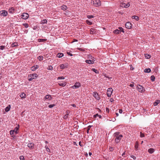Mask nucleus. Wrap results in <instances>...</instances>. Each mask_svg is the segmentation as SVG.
I'll use <instances>...</instances> for the list:
<instances>
[{
  "mask_svg": "<svg viewBox=\"0 0 160 160\" xmlns=\"http://www.w3.org/2000/svg\"><path fill=\"white\" fill-rule=\"evenodd\" d=\"M118 29H119V30L120 31V32H124V29L120 27L118 28Z\"/></svg>",
  "mask_w": 160,
  "mask_h": 160,
  "instance_id": "40",
  "label": "nucleus"
},
{
  "mask_svg": "<svg viewBox=\"0 0 160 160\" xmlns=\"http://www.w3.org/2000/svg\"><path fill=\"white\" fill-rule=\"evenodd\" d=\"M68 65L67 63L62 64L60 65V68L61 69H64L68 68Z\"/></svg>",
  "mask_w": 160,
  "mask_h": 160,
  "instance_id": "12",
  "label": "nucleus"
},
{
  "mask_svg": "<svg viewBox=\"0 0 160 160\" xmlns=\"http://www.w3.org/2000/svg\"><path fill=\"white\" fill-rule=\"evenodd\" d=\"M96 30V29L94 28H91L90 30V34H93L95 33Z\"/></svg>",
  "mask_w": 160,
  "mask_h": 160,
  "instance_id": "13",
  "label": "nucleus"
},
{
  "mask_svg": "<svg viewBox=\"0 0 160 160\" xmlns=\"http://www.w3.org/2000/svg\"><path fill=\"white\" fill-rule=\"evenodd\" d=\"M55 106V105L54 104H50L49 105L48 107L50 108H52L53 107Z\"/></svg>",
  "mask_w": 160,
  "mask_h": 160,
  "instance_id": "46",
  "label": "nucleus"
},
{
  "mask_svg": "<svg viewBox=\"0 0 160 160\" xmlns=\"http://www.w3.org/2000/svg\"><path fill=\"white\" fill-rule=\"evenodd\" d=\"M7 15L8 12L6 10H3L0 12V15L1 16L5 17Z\"/></svg>",
  "mask_w": 160,
  "mask_h": 160,
  "instance_id": "7",
  "label": "nucleus"
},
{
  "mask_svg": "<svg viewBox=\"0 0 160 160\" xmlns=\"http://www.w3.org/2000/svg\"><path fill=\"white\" fill-rule=\"evenodd\" d=\"M92 126L89 125L88 127V129L90 130Z\"/></svg>",
  "mask_w": 160,
  "mask_h": 160,
  "instance_id": "57",
  "label": "nucleus"
},
{
  "mask_svg": "<svg viewBox=\"0 0 160 160\" xmlns=\"http://www.w3.org/2000/svg\"><path fill=\"white\" fill-rule=\"evenodd\" d=\"M47 20L46 19H44L42 20L41 21V23L42 24H44L45 23H47Z\"/></svg>",
  "mask_w": 160,
  "mask_h": 160,
  "instance_id": "27",
  "label": "nucleus"
},
{
  "mask_svg": "<svg viewBox=\"0 0 160 160\" xmlns=\"http://www.w3.org/2000/svg\"><path fill=\"white\" fill-rule=\"evenodd\" d=\"M19 158L20 160H25L24 157L23 155H21L19 157Z\"/></svg>",
  "mask_w": 160,
  "mask_h": 160,
  "instance_id": "44",
  "label": "nucleus"
},
{
  "mask_svg": "<svg viewBox=\"0 0 160 160\" xmlns=\"http://www.w3.org/2000/svg\"><path fill=\"white\" fill-rule=\"evenodd\" d=\"M18 46V42H15L11 44V47H17Z\"/></svg>",
  "mask_w": 160,
  "mask_h": 160,
  "instance_id": "21",
  "label": "nucleus"
},
{
  "mask_svg": "<svg viewBox=\"0 0 160 160\" xmlns=\"http://www.w3.org/2000/svg\"><path fill=\"white\" fill-rule=\"evenodd\" d=\"M19 128V125L18 124V126L14 129L13 130L16 134H17L18 133V130Z\"/></svg>",
  "mask_w": 160,
  "mask_h": 160,
  "instance_id": "18",
  "label": "nucleus"
},
{
  "mask_svg": "<svg viewBox=\"0 0 160 160\" xmlns=\"http://www.w3.org/2000/svg\"><path fill=\"white\" fill-rule=\"evenodd\" d=\"M79 144L81 147H82L83 146V144H81V141H80L79 142Z\"/></svg>",
  "mask_w": 160,
  "mask_h": 160,
  "instance_id": "59",
  "label": "nucleus"
},
{
  "mask_svg": "<svg viewBox=\"0 0 160 160\" xmlns=\"http://www.w3.org/2000/svg\"><path fill=\"white\" fill-rule=\"evenodd\" d=\"M70 113V111L69 110H67L66 111V114H68L69 115V113Z\"/></svg>",
  "mask_w": 160,
  "mask_h": 160,
  "instance_id": "55",
  "label": "nucleus"
},
{
  "mask_svg": "<svg viewBox=\"0 0 160 160\" xmlns=\"http://www.w3.org/2000/svg\"><path fill=\"white\" fill-rule=\"evenodd\" d=\"M119 112L120 113H122V110L121 109H120L119 110Z\"/></svg>",
  "mask_w": 160,
  "mask_h": 160,
  "instance_id": "56",
  "label": "nucleus"
},
{
  "mask_svg": "<svg viewBox=\"0 0 160 160\" xmlns=\"http://www.w3.org/2000/svg\"><path fill=\"white\" fill-rule=\"evenodd\" d=\"M130 157L131 158H132L134 160H136V157L133 155H131Z\"/></svg>",
  "mask_w": 160,
  "mask_h": 160,
  "instance_id": "43",
  "label": "nucleus"
},
{
  "mask_svg": "<svg viewBox=\"0 0 160 160\" xmlns=\"http://www.w3.org/2000/svg\"><path fill=\"white\" fill-rule=\"evenodd\" d=\"M120 134V132H115L113 134V137H115V142L117 143H118L123 137L122 135Z\"/></svg>",
  "mask_w": 160,
  "mask_h": 160,
  "instance_id": "1",
  "label": "nucleus"
},
{
  "mask_svg": "<svg viewBox=\"0 0 160 160\" xmlns=\"http://www.w3.org/2000/svg\"><path fill=\"white\" fill-rule=\"evenodd\" d=\"M48 70H52L53 69V67L51 66H49L47 68Z\"/></svg>",
  "mask_w": 160,
  "mask_h": 160,
  "instance_id": "42",
  "label": "nucleus"
},
{
  "mask_svg": "<svg viewBox=\"0 0 160 160\" xmlns=\"http://www.w3.org/2000/svg\"><path fill=\"white\" fill-rule=\"evenodd\" d=\"M67 54L70 56H72V53H71L70 52H67Z\"/></svg>",
  "mask_w": 160,
  "mask_h": 160,
  "instance_id": "61",
  "label": "nucleus"
},
{
  "mask_svg": "<svg viewBox=\"0 0 160 160\" xmlns=\"http://www.w3.org/2000/svg\"><path fill=\"white\" fill-rule=\"evenodd\" d=\"M78 49L80 51L84 52L85 51V49L84 48H78Z\"/></svg>",
  "mask_w": 160,
  "mask_h": 160,
  "instance_id": "39",
  "label": "nucleus"
},
{
  "mask_svg": "<svg viewBox=\"0 0 160 160\" xmlns=\"http://www.w3.org/2000/svg\"><path fill=\"white\" fill-rule=\"evenodd\" d=\"M52 98L51 96L50 95H46L45 97L43 98V100L44 101L46 100H49L50 101L52 99Z\"/></svg>",
  "mask_w": 160,
  "mask_h": 160,
  "instance_id": "4",
  "label": "nucleus"
},
{
  "mask_svg": "<svg viewBox=\"0 0 160 160\" xmlns=\"http://www.w3.org/2000/svg\"><path fill=\"white\" fill-rule=\"evenodd\" d=\"M138 91L139 92H143L145 90L144 89L143 87L140 85H138L137 87Z\"/></svg>",
  "mask_w": 160,
  "mask_h": 160,
  "instance_id": "5",
  "label": "nucleus"
},
{
  "mask_svg": "<svg viewBox=\"0 0 160 160\" xmlns=\"http://www.w3.org/2000/svg\"><path fill=\"white\" fill-rule=\"evenodd\" d=\"M87 18L89 19H90L92 18H93L94 16L93 15H88L87 16Z\"/></svg>",
  "mask_w": 160,
  "mask_h": 160,
  "instance_id": "45",
  "label": "nucleus"
},
{
  "mask_svg": "<svg viewBox=\"0 0 160 160\" xmlns=\"http://www.w3.org/2000/svg\"><path fill=\"white\" fill-rule=\"evenodd\" d=\"M63 54L62 53H58L57 54V57L59 58H60L63 56Z\"/></svg>",
  "mask_w": 160,
  "mask_h": 160,
  "instance_id": "24",
  "label": "nucleus"
},
{
  "mask_svg": "<svg viewBox=\"0 0 160 160\" xmlns=\"http://www.w3.org/2000/svg\"><path fill=\"white\" fill-rule=\"evenodd\" d=\"M132 19H135L136 21H138L139 20V18L138 17L135 15L132 16Z\"/></svg>",
  "mask_w": 160,
  "mask_h": 160,
  "instance_id": "26",
  "label": "nucleus"
},
{
  "mask_svg": "<svg viewBox=\"0 0 160 160\" xmlns=\"http://www.w3.org/2000/svg\"><path fill=\"white\" fill-rule=\"evenodd\" d=\"M14 132L13 130H12L10 131V134L11 135H13L14 134Z\"/></svg>",
  "mask_w": 160,
  "mask_h": 160,
  "instance_id": "51",
  "label": "nucleus"
},
{
  "mask_svg": "<svg viewBox=\"0 0 160 160\" xmlns=\"http://www.w3.org/2000/svg\"><path fill=\"white\" fill-rule=\"evenodd\" d=\"M43 56H39L38 57V59L39 60V61H41V60H43Z\"/></svg>",
  "mask_w": 160,
  "mask_h": 160,
  "instance_id": "38",
  "label": "nucleus"
},
{
  "mask_svg": "<svg viewBox=\"0 0 160 160\" xmlns=\"http://www.w3.org/2000/svg\"><path fill=\"white\" fill-rule=\"evenodd\" d=\"M138 142L137 141L135 142V145L134 146L135 150L138 151Z\"/></svg>",
  "mask_w": 160,
  "mask_h": 160,
  "instance_id": "17",
  "label": "nucleus"
},
{
  "mask_svg": "<svg viewBox=\"0 0 160 160\" xmlns=\"http://www.w3.org/2000/svg\"><path fill=\"white\" fill-rule=\"evenodd\" d=\"M15 8L13 7H11L9 9V12L10 13H13L14 12Z\"/></svg>",
  "mask_w": 160,
  "mask_h": 160,
  "instance_id": "19",
  "label": "nucleus"
},
{
  "mask_svg": "<svg viewBox=\"0 0 160 160\" xmlns=\"http://www.w3.org/2000/svg\"><path fill=\"white\" fill-rule=\"evenodd\" d=\"M93 96L98 100H99L100 98L98 95V94L96 92H94L93 94Z\"/></svg>",
  "mask_w": 160,
  "mask_h": 160,
  "instance_id": "9",
  "label": "nucleus"
},
{
  "mask_svg": "<svg viewBox=\"0 0 160 160\" xmlns=\"http://www.w3.org/2000/svg\"><path fill=\"white\" fill-rule=\"evenodd\" d=\"M154 151V149L153 148H149L148 150V152L150 154L152 153Z\"/></svg>",
  "mask_w": 160,
  "mask_h": 160,
  "instance_id": "20",
  "label": "nucleus"
},
{
  "mask_svg": "<svg viewBox=\"0 0 160 160\" xmlns=\"http://www.w3.org/2000/svg\"><path fill=\"white\" fill-rule=\"evenodd\" d=\"M151 70L150 68H146L144 70V72L146 73L150 72Z\"/></svg>",
  "mask_w": 160,
  "mask_h": 160,
  "instance_id": "29",
  "label": "nucleus"
},
{
  "mask_svg": "<svg viewBox=\"0 0 160 160\" xmlns=\"http://www.w3.org/2000/svg\"><path fill=\"white\" fill-rule=\"evenodd\" d=\"M114 101V100L113 98H110V102H112Z\"/></svg>",
  "mask_w": 160,
  "mask_h": 160,
  "instance_id": "54",
  "label": "nucleus"
},
{
  "mask_svg": "<svg viewBox=\"0 0 160 160\" xmlns=\"http://www.w3.org/2000/svg\"><path fill=\"white\" fill-rule=\"evenodd\" d=\"M64 78H65L63 77H58L57 78V79L58 80L64 79Z\"/></svg>",
  "mask_w": 160,
  "mask_h": 160,
  "instance_id": "49",
  "label": "nucleus"
},
{
  "mask_svg": "<svg viewBox=\"0 0 160 160\" xmlns=\"http://www.w3.org/2000/svg\"><path fill=\"white\" fill-rule=\"evenodd\" d=\"M126 28L128 29H131L132 27V24L130 22H127L125 24Z\"/></svg>",
  "mask_w": 160,
  "mask_h": 160,
  "instance_id": "10",
  "label": "nucleus"
},
{
  "mask_svg": "<svg viewBox=\"0 0 160 160\" xmlns=\"http://www.w3.org/2000/svg\"><path fill=\"white\" fill-rule=\"evenodd\" d=\"M140 137L141 138H143L144 137V133H142V132H140Z\"/></svg>",
  "mask_w": 160,
  "mask_h": 160,
  "instance_id": "47",
  "label": "nucleus"
},
{
  "mask_svg": "<svg viewBox=\"0 0 160 160\" xmlns=\"http://www.w3.org/2000/svg\"><path fill=\"white\" fill-rule=\"evenodd\" d=\"M45 148H46L47 151L48 152H50V149L48 148V146H47V145H46L45 146Z\"/></svg>",
  "mask_w": 160,
  "mask_h": 160,
  "instance_id": "37",
  "label": "nucleus"
},
{
  "mask_svg": "<svg viewBox=\"0 0 160 160\" xmlns=\"http://www.w3.org/2000/svg\"><path fill=\"white\" fill-rule=\"evenodd\" d=\"M68 8L67 6L65 5H63L62 6V9L63 10H65L66 9H67Z\"/></svg>",
  "mask_w": 160,
  "mask_h": 160,
  "instance_id": "30",
  "label": "nucleus"
},
{
  "mask_svg": "<svg viewBox=\"0 0 160 160\" xmlns=\"http://www.w3.org/2000/svg\"><path fill=\"white\" fill-rule=\"evenodd\" d=\"M59 85L60 86L64 87L66 85V82L62 83H58Z\"/></svg>",
  "mask_w": 160,
  "mask_h": 160,
  "instance_id": "34",
  "label": "nucleus"
},
{
  "mask_svg": "<svg viewBox=\"0 0 160 160\" xmlns=\"http://www.w3.org/2000/svg\"><path fill=\"white\" fill-rule=\"evenodd\" d=\"M78 40L74 39H73V41L72 42H78Z\"/></svg>",
  "mask_w": 160,
  "mask_h": 160,
  "instance_id": "60",
  "label": "nucleus"
},
{
  "mask_svg": "<svg viewBox=\"0 0 160 160\" xmlns=\"http://www.w3.org/2000/svg\"><path fill=\"white\" fill-rule=\"evenodd\" d=\"M104 76H105V77L108 78L109 79H110L111 78L109 77L108 76H107L106 75H105Z\"/></svg>",
  "mask_w": 160,
  "mask_h": 160,
  "instance_id": "62",
  "label": "nucleus"
},
{
  "mask_svg": "<svg viewBox=\"0 0 160 160\" xmlns=\"http://www.w3.org/2000/svg\"><path fill=\"white\" fill-rule=\"evenodd\" d=\"M109 149L110 151H112L113 150V148L112 147H111Z\"/></svg>",
  "mask_w": 160,
  "mask_h": 160,
  "instance_id": "63",
  "label": "nucleus"
},
{
  "mask_svg": "<svg viewBox=\"0 0 160 160\" xmlns=\"http://www.w3.org/2000/svg\"><path fill=\"white\" fill-rule=\"evenodd\" d=\"M81 84L79 82H76L75 84L73 86H72V88L73 89H75L76 88H78L79 87L81 86Z\"/></svg>",
  "mask_w": 160,
  "mask_h": 160,
  "instance_id": "8",
  "label": "nucleus"
},
{
  "mask_svg": "<svg viewBox=\"0 0 160 160\" xmlns=\"http://www.w3.org/2000/svg\"><path fill=\"white\" fill-rule=\"evenodd\" d=\"M113 90L112 88H109L107 91V94L108 96L109 97H110L112 94Z\"/></svg>",
  "mask_w": 160,
  "mask_h": 160,
  "instance_id": "3",
  "label": "nucleus"
},
{
  "mask_svg": "<svg viewBox=\"0 0 160 160\" xmlns=\"http://www.w3.org/2000/svg\"><path fill=\"white\" fill-rule=\"evenodd\" d=\"M4 48H5V46H0V49L1 50H3Z\"/></svg>",
  "mask_w": 160,
  "mask_h": 160,
  "instance_id": "50",
  "label": "nucleus"
},
{
  "mask_svg": "<svg viewBox=\"0 0 160 160\" xmlns=\"http://www.w3.org/2000/svg\"><path fill=\"white\" fill-rule=\"evenodd\" d=\"M29 14L27 13H23L21 15V18L24 19H28L29 17Z\"/></svg>",
  "mask_w": 160,
  "mask_h": 160,
  "instance_id": "6",
  "label": "nucleus"
},
{
  "mask_svg": "<svg viewBox=\"0 0 160 160\" xmlns=\"http://www.w3.org/2000/svg\"><path fill=\"white\" fill-rule=\"evenodd\" d=\"M34 143L32 142H30L28 144L27 146L30 149H33L34 148Z\"/></svg>",
  "mask_w": 160,
  "mask_h": 160,
  "instance_id": "11",
  "label": "nucleus"
},
{
  "mask_svg": "<svg viewBox=\"0 0 160 160\" xmlns=\"http://www.w3.org/2000/svg\"><path fill=\"white\" fill-rule=\"evenodd\" d=\"M91 70L96 73H98L99 72L98 71L94 68H92Z\"/></svg>",
  "mask_w": 160,
  "mask_h": 160,
  "instance_id": "35",
  "label": "nucleus"
},
{
  "mask_svg": "<svg viewBox=\"0 0 160 160\" xmlns=\"http://www.w3.org/2000/svg\"><path fill=\"white\" fill-rule=\"evenodd\" d=\"M39 67L38 65L34 66L31 68V70L32 71H34L36 70L37 68H38Z\"/></svg>",
  "mask_w": 160,
  "mask_h": 160,
  "instance_id": "15",
  "label": "nucleus"
},
{
  "mask_svg": "<svg viewBox=\"0 0 160 160\" xmlns=\"http://www.w3.org/2000/svg\"><path fill=\"white\" fill-rule=\"evenodd\" d=\"M68 114H66L64 116V118L65 119H66L68 118Z\"/></svg>",
  "mask_w": 160,
  "mask_h": 160,
  "instance_id": "48",
  "label": "nucleus"
},
{
  "mask_svg": "<svg viewBox=\"0 0 160 160\" xmlns=\"http://www.w3.org/2000/svg\"><path fill=\"white\" fill-rule=\"evenodd\" d=\"M91 3L95 7H98L101 5V2L100 0H93L92 1Z\"/></svg>",
  "mask_w": 160,
  "mask_h": 160,
  "instance_id": "2",
  "label": "nucleus"
},
{
  "mask_svg": "<svg viewBox=\"0 0 160 160\" xmlns=\"http://www.w3.org/2000/svg\"><path fill=\"white\" fill-rule=\"evenodd\" d=\"M98 116H99V115L98 113H97L95 115H94L93 116V118H95L97 117H98Z\"/></svg>",
  "mask_w": 160,
  "mask_h": 160,
  "instance_id": "52",
  "label": "nucleus"
},
{
  "mask_svg": "<svg viewBox=\"0 0 160 160\" xmlns=\"http://www.w3.org/2000/svg\"><path fill=\"white\" fill-rule=\"evenodd\" d=\"M129 86L131 87H133L134 86V85L133 84H130L129 85Z\"/></svg>",
  "mask_w": 160,
  "mask_h": 160,
  "instance_id": "64",
  "label": "nucleus"
},
{
  "mask_svg": "<svg viewBox=\"0 0 160 160\" xmlns=\"http://www.w3.org/2000/svg\"><path fill=\"white\" fill-rule=\"evenodd\" d=\"M113 33L116 34H118L120 33V31L118 29H116L113 31Z\"/></svg>",
  "mask_w": 160,
  "mask_h": 160,
  "instance_id": "25",
  "label": "nucleus"
},
{
  "mask_svg": "<svg viewBox=\"0 0 160 160\" xmlns=\"http://www.w3.org/2000/svg\"><path fill=\"white\" fill-rule=\"evenodd\" d=\"M30 78L28 79V80L29 81H32L33 79H35L34 78H32V77H30Z\"/></svg>",
  "mask_w": 160,
  "mask_h": 160,
  "instance_id": "53",
  "label": "nucleus"
},
{
  "mask_svg": "<svg viewBox=\"0 0 160 160\" xmlns=\"http://www.w3.org/2000/svg\"><path fill=\"white\" fill-rule=\"evenodd\" d=\"M10 105L7 106L5 108V111L6 112H8V111H9L10 110Z\"/></svg>",
  "mask_w": 160,
  "mask_h": 160,
  "instance_id": "33",
  "label": "nucleus"
},
{
  "mask_svg": "<svg viewBox=\"0 0 160 160\" xmlns=\"http://www.w3.org/2000/svg\"><path fill=\"white\" fill-rule=\"evenodd\" d=\"M150 78H151V80L152 81L154 82V81H155V76L154 75L151 76V77H150Z\"/></svg>",
  "mask_w": 160,
  "mask_h": 160,
  "instance_id": "32",
  "label": "nucleus"
},
{
  "mask_svg": "<svg viewBox=\"0 0 160 160\" xmlns=\"http://www.w3.org/2000/svg\"><path fill=\"white\" fill-rule=\"evenodd\" d=\"M95 61V60L93 59L92 60H86L85 62L88 64H93L94 63V62Z\"/></svg>",
  "mask_w": 160,
  "mask_h": 160,
  "instance_id": "14",
  "label": "nucleus"
},
{
  "mask_svg": "<svg viewBox=\"0 0 160 160\" xmlns=\"http://www.w3.org/2000/svg\"><path fill=\"white\" fill-rule=\"evenodd\" d=\"M22 25L25 27L26 28H28V23H24L22 24Z\"/></svg>",
  "mask_w": 160,
  "mask_h": 160,
  "instance_id": "41",
  "label": "nucleus"
},
{
  "mask_svg": "<svg viewBox=\"0 0 160 160\" xmlns=\"http://www.w3.org/2000/svg\"><path fill=\"white\" fill-rule=\"evenodd\" d=\"M145 57L147 59H149L151 57V56L150 55H149L148 54H145Z\"/></svg>",
  "mask_w": 160,
  "mask_h": 160,
  "instance_id": "31",
  "label": "nucleus"
},
{
  "mask_svg": "<svg viewBox=\"0 0 160 160\" xmlns=\"http://www.w3.org/2000/svg\"><path fill=\"white\" fill-rule=\"evenodd\" d=\"M46 41H47V39H38V41L39 42H44Z\"/></svg>",
  "mask_w": 160,
  "mask_h": 160,
  "instance_id": "28",
  "label": "nucleus"
},
{
  "mask_svg": "<svg viewBox=\"0 0 160 160\" xmlns=\"http://www.w3.org/2000/svg\"><path fill=\"white\" fill-rule=\"evenodd\" d=\"M106 111L108 113L109 112V109L108 108H106Z\"/></svg>",
  "mask_w": 160,
  "mask_h": 160,
  "instance_id": "58",
  "label": "nucleus"
},
{
  "mask_svg": "<svg viewBox=\"0 0 160 160\" xmlns=\"http://www.w3.org/2000/svg\"><path fill=\"white\" fill-rule=\"evenodd\" d=\"M26 95L24 93H22L20 95V97L21 98H25L26 97Z\"/></svg>",
  "mask_w": 160,
  "mask_h": 160,
  "instance_id": "23",
  "label": "nucleus"
},
{
  "mask_svg": "<svg viewBox=\"0 0 160 160\" xmlns=\"http://www.w3.org/2000/svg\"><path fill=\"white\" fill-rule=\"evenodd\" d=\"M86 22L88 25H92V22H90V21H89L88 20H87L86 21Z\"/></svg>",
  "mask_w": 160,
  "mask_h": 160,
  "instance_id": "36",
  "label": "nucleus"
},
{
  "mask_svg": "<svg viewBox=\"0 0 160 160\" xmlns=\"http://www.w3.org/2000/svg\"><path fill=\"white\" fill-rule=\"evenodd\" d=\"M38 76V75L36 73L30 74L29 75H28V77H32V78H37Z\"/></svg>",
  "mask_w": 160,
  "mask_h": 160,
  "instance_id": "16",
  "label": "nucleus"
},
{
  "mask_svg": "<svg viewBox=\"0 0 160 160\" xmlns=\"http://www.w3.org/2000/svg\"><path fill=\"white\" fill-rule=\"evenodd\" d=\"M160 102V100H157L156 101L154 102L153 103V105L154 106H157L159 103Z\"/></svg>",
  "mask_w": 160,
  "mask_h": 160,
  "instance_id": "22",
  "label": "nucleus"
}]
</instances>
